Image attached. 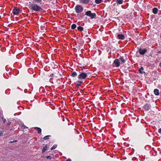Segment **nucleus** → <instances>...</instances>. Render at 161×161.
<instances>
[{
  "label": "nucleus",
  "mask_w": 161,
  "mask_h": 161,
  "mask_svg": "<svg viewBox=\"0 0 161 161\" xmlns=\"http://www.w3.org/2000/svg\"><path fill=\"white\" fill-rule=\"evenodd\" d=\"M29 7L31 10L37 12H40L43 10V9L41 7L36 4L31 3L29 5Z\"/></svg>",
  "instance_id": "obj_1"
},
{
  "label": "nucleus",
  "mask_w": 161,
  "mask_h": 161,
  "mask_svg": "<svg viewBox=\"0 0 161 161\" xmlns=\"http://www.w3.org/2000/svg\"><path fill=\"white\" fill-rule=\"evenodd\" d=\"M89 74V72L85 73L83 72H80V74L78 76V78L79 80L85 79L87 77V75Z\"/></svg>",
  "instance_id": "obj_2"
},
{
  "label": "nucleus",
  "mask_w": 161,
  "mask_h": 161,
  "mask_svg": "<svg viewBox=\"0 0 161 161\" xmlns=\"http://www.w3.org/2000/svg\"><path fill=\"white\" fill-rule=\"evenodd\" d=\"M75 9L77 13H79L83 11V8L81 5H77L75 7Z\"/></svg>",
  "instance_id": "obj_3"
},
{
  "label": "nucleus",
  "mask_w": 161,
  "mask_h": 161,
  "mask_svg": "<svg viewBox=\"0 0 161 161\" xmlns=\"http://www.w3.org/2000/svg\"><path fill=\"white\" fill-rule=\"evenodd\" d=\"M85 15L90 17L91 19L94 18L96 16V14L95 13H92L91 11H88L85 13Z\"/></svg>",
  "instance_id": "obj_4"
},
{
  "label": "nucleus",
  "mask_w": 161,
  "mask_h": 161,
  "mask_svg": "<svg viewBox=\"0 0 161 161\" xmlns=\"http://www.w3.org/2000/svg\"><path fill=\"white\" fill-rule=\"evenodd\" d=\"M113 64L116 67H119L120 65V63L119 59H116L114 60Z\"/></svg>",
  "instance_id": "obj_5"
},
{
  "label": "nucleus",
  "mask_w": 161,
  "mask_h": 161,
  "mask_svg": "<svg viewBox=\"0 0 161 161\" xmlns=\"http://www.w3.org/2000/svg\"><path fill=\"white\" fill-rule=\"evenodd\" d=\"M138 51L140 54L143 55L145 54L146 52H147V49L146 48L142 49L140 48L139 49Z\"/></svg>",
  "instance_id": "obj_6"
},
{
  "label": "nucleus",
  "mask_w": 161,
  "mask_h": 161,
  "mask_svg": "<svg viewBox=\"0 0 161 161\" xmlns=\"http://www.w3.org/2000/svg\"><path fill=\"white\" fill-rule=\"evenodd\" d=\"M19 9L17 7H15L13 10L12 12L14 15H17L19 13Z\"/></svg>",
  "instance_id": "obj_7"
},
{
  "label": "nucleus",
  "mask_w": 161,
  "mask_h": 161,
  "mask_svg": "<svg viewBox=\"0 0 161 161\" xmlns=\"http://www.w3.org/2000/svg\"><path fill=\"white\" fill-rule=\"evenodd\" d=\"M144 108L145 110L148 111L151 108V105L148 103L144 105Z\"/></svg>",
  "instance_id": "obj_8"
},
{
  "label": "nucleus",
  "mask_w": 161,
  "mask_h": 161,
  "mask_svg": "<svg viewBox=\"0 0 161 161\" xmlns=\"http://www.w3.org/2000/svg\"><path fill=\"white\" fill-rule=\"evenodd\" d=\"M89 0H80V3H83L84 4H88L89 3Z\"/></svg>",
  "instance_id": "obj_9"
},
{
  "label": "nucleus",
  "mask_w": 161,
  "mask_h": 161,
  "mask_svg": "<svg viewBox=\"0 0 161 161\" xmlns=\"http://www.w3.org/2000/svg\"><path fill=\"white\" fill-rule=\"evenodd\" d=\"M117 37L119 39L123 40L125 38V36L123 34H119L118 35Z\"/></svg>",
  "instance_id": "obj_10"
},
{
  "label": "nucleus",
  "mask_w": 161,
  "mask_h": 161,
  "mask_svg": "<svg viewBox=\"0 0 161 161\" xmlns=\"http://www.w3.org/2000/svg\"><path fill=\"white\" fill-rule=\"evenodd\" d=\"M154 93L156 96H158L159 94V91L157 89H155L154 90Z\"/></svg>",
  "instance_id": "obj_11"
},
{
  "label": "nucleus",
  "mask_w": 161,
  "mask_h": 161,
  "mask_svg": "<svg viewBox=\"0 0 161 161\" xmlns=\"http://www.w3.org/2000/svg\"><path fill=\"white\" fill-rule=\"evenodd\" d=\"M158 11V9L157 8H154L153 9V13L154 14H156Z\"/></svg>",
  "instance_id": "obj_12"
},
{
  "label": "nucleus",
  "mask_w": 161,
  "mask_h": 161,
  "mask_svg": "<svg viewBox=\"0 0 161 161\" xmlns=\"http://www.w3.org/2000/svg\"><path fill=\"white\" fill-rule=\"evenodd\" d=\"M70 76L73 77H75L77 76V73L75 71H73L71 72Z\"/></svg>",
  "instance_id": "obj_13"
},
{
  "label": "nucleus",
  "mask_w": 161,
  "mask_h": 161,
  "mask_svg": "<svg viewBox=\"0 0 161 161\" xmlns=\"http://www.w3.org/2000/svg\"><path fill=\"white\" fill-rule=\"evenodd\" d=\"M34 129L38 131V134H40L41 133L42 130L40 128L38 127H35L34 128Z\"/></svg>",
  "instance_id": "obj_14"
},
{
  "label": "nucleus",
  "mask_w": 161,
  "mask_h": 161,
  "mask_svg": "<svg viewBox=\"0 0 161 161\" xmlns=\"http://www.w3.org/2000/svg\"><path fill=\"white\" fill-rule=\"evenodd\" d=\"M119 59V61L120 60L121 62L123 63H125V61L123 57L120 56Z\"/></svg>",
  "instance_id": "obj_15"
},
{
  "label": "nucleus",
  "mask_w": 161,
  "mask_h": 161,
  "mask_svg": "<svg viewBox=\"0 0 161 161\" xmlns=\"http://www.w3.org/2000/svg\"><path fill=\"white\" fill-rule=\"evenodd\" d=\"M78 83L76 85V87H78L81 85V83H82V82L80 80H78Z\"/></svg>",
  "instance_id": "obj_16"
},
{
  "label": "nucleus",
  "mask_w": 161,
  "mask_h": 161,
  "mask_svg": "<svg viewBox=\"0 0 161 161\" xmlns=\"http://www.w3.org/2000/svg\"><path fill=\"white\" fill-rule=\"evenodd\" d=\"M32 1L34 3H41L42 1V0H32Z\"/></svg>",
  "instance_id": "obj_17"
},
{
  "label": "nucleus",
  "mask_w": 161,
  "mask_h": 161,
  "mask_svg": "<svg viewBox=\"0 0 161 161\" xmlns=\"http://www.w3.org/2000/svg\"><path fill=\"white\" fill-rule=\"evenodd\" d=\"M144 70V68L143 67H141V68L138 70V72L140 74H142L143 72L142 70Z\"/></svg>",
  "instance_id": "obj_18"
},
{
  "label": "nucleus",
  "mask_w": 161,
  "mask_h": 161,
  "mask_svg": "<svg viewBox=\"0 0 161 161\" xmlns=\"http://www.w3.org/2000/svg\"><path fill=\"white\" fill-rule=\"evenodd\" d=\"M123 0H116V2L118 4H121L123 3Z\"/></svg>",
  "instance_id": "obj_19"
},
{
  "label": "nucleus",
  "mask_w": 161,
  "mask_h": 161,
  "mask_svg": "<svg viewBox=\"0 0 161 161\" xmlns=\"http://www.w3.org/2000/svg\"><path fill=\"white\" fill-rule=\"evenodd\" d=\"M84 28L81 26H79L77 27V29L78 31H82L83 30Z\"/></svg>",
  "instance_id": "obj_20"
},
{
  "label": "nucleus",
  "mask_w": 161,
  "mask_h": 161,
  "mask_svg": "<svg viewBox=\"0 0 161 161\" xmlns=\"http://www.w3.org/2000/svg\"><path fill=\"white\" fill-rule=\"evenodd\" d=\"M47 149V146H46L45 147H44L43 149L42 150V153H43Z\"/></svg>",
  "instance_id": "obj_21"
},
{
  "label": "nucleus",
  "mask_w": 161,
  "mask_h": 161,
  "mask_svg": "<svg viewBox=\"0 0 161 161\" xmlns=\"http://www.w3.org/2000/svg\"><path fill=\"white\" fill-rule=\"evenodd\" d=\"M51 136L50 135H48V136H44L43 139L44 140H47V139H49V137H50Z\"/></svg>",
  "instance_id": "obj_22"
},
{
  "label": "nucleus",
  "mask_w": 161,
  "mask_h": 161,
  "mask_svg": "<svg viewBox=\"0 0 161 161\" xmlns=\"http://www.w3.org/2000/svg\"><path fill=\"white\" fill-rule=\"evenodd\" d=\"M76 25L75 24H73L71 26V28L72 29H74L76 28Z\"/></svg>",
  "instance_id": "obj_23"
},
{
  "label": "nucleus",
  "mask_w": 161,
  "mask_h": 161,
  "mask_svg": "<svg viewBox=\"0 0 161 161\" xmlns=\"http://www.w3.org/2000/svg\"><path fill=\"white\" fill-rule=\"evenodd\" d=\"M102 1V0H95V2L97 4H99L101 3Z\"/></svg>",
  "instance_id": "obj_24"
},
{
  "label": "nucleus",
  "mask_w": 161,
  "mask_h": 161,
  "mask_svg": "<svg viewBox=\"0 0 161 161\" xmlns=\"http://www.w3.org/2000/svg\"><path fill=\"white\" fill-rule=\"evenodd\" d=\"M57 147V145H54L51 148V150H53L55 149Z\"/></svg>",
  "instance_id": "obj_25"
},
{
  "label": "nucleus",
  "mask_w": 161,
  "mask_h": 161,
  "mask_svg": "<svg viewBox=\"0 0 161 161\" xmlns=\"http://www.w3.org/2000/svg\"><path fill=\"white\" fill-rule=\"evenodd\" d=\"M46 158L47 159H49L50 160H51L52 159V158L51 156H48L46 157Z\"/></svg>",
  "instance_id": "obj_26"
},
{
  "label": "nucleus",
  "mask_w": 161,
  "mask_h": 161,
  "mask_svg": "<svg viewBox=\"0 0 161 161\" xmlns=\"http://www.w3.org/2000/svg\"><path fill=\"white\" fill-rule=\"evenodd\" d=\"M2 119L3 120V123H5L6 121V119H4L3 117H2Z\"/></svg>",
  "instance_id": "obj_27"
},
{
  "label": "nucleus",
  "mask_w": 161,
  "mask_h": 161,
  "mask_svg": "<svg viewBox=\"0 0 161 161\" xmlns=\"http://www.w3.org/2000/svg\"><path fill=\"white\" fill-rule=\"evenodd\" d=\"M3 135V133L2 131L0 130V136H2Z\"/></svg>",
  "instance_id": "obj_28"
},
{
  "label": "nucleus",
  "mask_w": 161,
  "mask_h": 161,
  "mask_svg": "<svg viewBox=\"0 0 161 161\" xmlns=\"http://www.w3.org/2000/svg\"><path fill=\"white\" fill-rule=\"evenodd\" d=\"M158 131L159 133H161V128L158 129Z\"/></svg>",
  "instance_id": "obj_29"
},
{
  "label": "nucleus",
  "mask_w": 161,
  "mask_h": 161,
  "mask_svg": "<svg viewBox=\"0 0 161 161\" xmlns=\"http://www.w3.org/2000/svg\"><path fill=\"white\" fill-rule=\"evenodd\" d=\"M50 76L51 77H53L54 76V74L53 73H52L50 75Z\"/></svg>",
  "instance_id": "obj_30"
},
{
  "label": "nucleus",
  "mask_w": 161,
  "mask_h": 161,
  "mask_svg": "<svg viewBox=\"0 0 161 161\" xmlns=\"http://www.w3.org/2000/svg\"><path fill=\"white\" fill-rule=\"evenodd\" d=\"M17 142V140H15V141H11V142H10V143H12L13 142Z\"/></svg>",
  "instance_id": "obj_31"
},
{
  "label": "nucleus",
  "mask_w": 161,
  "mask_h": 161,
  "mask_svg": "<svg viewBox=\"0 0 161 161\" xmlns=\"http://www.w3.org/2000/svg\"><path fill=\"white\" fill-rule=\"evenodd\" d=\"M67 161H71V160L69 158L67 160Z\"/></svg>",
  "instance_id": "obj_32"
},
{
  "label": "nucleus",
  "mask_w": 161,
  "mask_h": 161,
  "mask_svg": "<svg viewBox=\"0 0 161 161\" xmlns=\"http://www.w3.org/2000/svg\"><path fill=\"white\" fill-rule=\"evenodd\" d=\"M159 66L160 67H161V62L159 63Z\"/></svg>",
  "instance_id": "obj_33"
},
{
  "label": "nucleus",
  "mask_w": 161,
  "mask_h": 161,
  "mask_svg": "<svg viewBox=\"0 0 161 161\" xmlns=\"http://www.w3.org/2000/svg\"><path fill=\"white\" fill-rule=\"evenodd\" d=\"M2 77V75H0V79H1V78Z\"/></svg>",
  "instance_id": "obj_34"
},
{
  "label": "nucleus",
  "mask_w": 161,
  "mask_h": 161,
  "mask_svg": "<svg viewBox=\"0 0 161 161\" xmlns=\"http://www.w3.org/2000/svg\"><path fill=\"white\" fill-rule=\"evenodd\" d=\"M51 82V83H53V81H52V82Z\"/></svg>",
  "instance_id": "obj_35"
},
{
  "label": "nucleus",
  "mask_w": 161,
  "mask_h": 161,
  "mask_svg": "<svg viewBox=\"0 0 161 161\" xmlns=\"http://www.w3.org/2000/svg\"><path fill=\"white\" fill-rule=\"evenodd\" d=\"M10 123H8V125H9L10 124Z\"/></svg>",
  "instance_id": "obj_36"
},
{
  "label": "nucleus",
  "mask_w": 161,
  "mask_h": 161,
  "mask_svg": "<svg viewBox=\"0 0 161 161\" xmlns=\"http://www.w3.org/2000/svg\"><path fill=\"white\" fill-rule=\"evenodd\" d=\"M108 58H110V57H108Z\"/></svg>",
  "instance_id": "obj_37"
}]
</instances>
